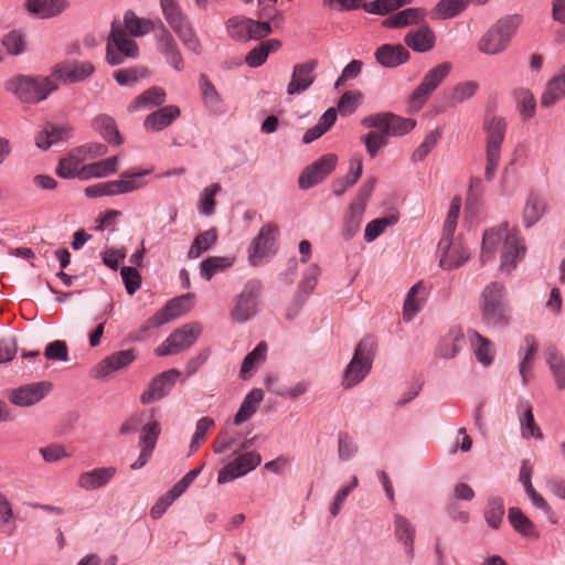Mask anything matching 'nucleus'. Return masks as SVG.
Masks as SVG:
<instances>
[{
	"label": "nucleus",
	"mask_w": 565,
	"mask_h": 565,
	"mask_svg": "<svg viewBox=\"0 0 565 565\" xmlns=\"http://www.w3.org/2000/svg\"><path fill=\"white\" fill-rule=\"evenodd\" d=\"M94 128L111 145L119 146L122 139L115 120L108 115H99L94 120Z\"/></svg>",
	"instance_id": "obj_47"
},
{
	"label": "nucleus",
	"mask_w": 565,
	"mask_h": 565,
	"mask_svg": "<svg viewBox=\"0 0 565 565\" xmlns=\"http://www.w3.org/2000/svg\"><path fill=\"white\" fill-rule=\"evenodd\" d=\"M260 292V285L257 281H249L237 296L235 306L231 312L233 320L245 322L256 315L257 298Z\"/></svg>",
	"instance_id": "obj_16"
},
{
	"label": "nucleus",
	"mask_w": 565,
	"mask_h": 565,
	"mask_svg": "<svg viewBox=\"0 0 565 565\" xmlns=\"http://www.w3.org/2000/svg\"><path fill=\"white\" fill-rule=\"evenodd\" d=\"M363 100V94L360 90L345 92L338 103V110L341 116H349L355 111Z\"/></svg>",
	"instance_id": "obj_63"
},
{
	"label": "nucleus",
	"mask_w": 565,
	"mask_h": 565,
	"mask_svg": "<svg viewBox=\"0 0 565 565\" xmlns=\"http://www.w3.org/2000/svg\"><path fill=\"white\" fill-rule=\"evenodd\" d=\"M17 529L12 504L7 495L0 492V532L11 535Z\"/></svg>",
	"instance_id": "obj_53"
},
{
	"label": "nucleus",
	"mask_w": 565,
	"mask_h": 565,
	"mask_svg": "<svg viewBox=\"0 0 565 565\" xmlns=\"http://www.w3.org/2000/svg\"><path fill=\"white\" fill-rule=\"evenodd\" d=\"M437 253L440 267L447 270L461 266L470 257V253L460 241L448 238H440Z\"/></svg>",
	"instance_id": "obj_19"
},
{
	"label": "nucleus",
	"mask_w": 565,
	"mask_h": 565,
	"mask_svg": "<svg viewBox=\"0 0 565 565\" xmlns=\"http://www.w3.org/2000/svg\"><path fill=\"white\" fill-rule=\"evenodd\" d=\"M395 223H397V217L395 215L380 217L369 222L365 226L364 239L367 243L375 241L386 227L392 226Z\"/></svg>",
	"instance_id": "obj_60"
},
{
	"label": "nucleus",
	"mask_w": 565,
	"mask_h": 565,
	"mask_svg": "<svg viewBox=\"0 0 565 565\" xmlns=\"http://www.w3.org/2000/svg\"><path fill=\"white\" fill-rule=\"evenodd\" d=\"M484 130L487 134L484 178L487 181H492L501 159L507 122L502 117L488 116L484 120Z\"/></svg>",
	"instance_id": "obj_6"
},
{
	"label": "nucleus",
	"mask_w": 565,
	"mask_h": 565,
	"mask_svg": "<svg viewBox=\"0 0 565 565\" xmlns=\"http://www.w3.org/2000/svg\"><path fill=\"white\" fill-rule=\"evenodd\" d=\"M404 46L416 53H427L436 45V34L427 21L404 35Z\"/></svg>",
	"instance_id": "obj_24"
},
{
	"label": "nucleus",
	"mask_w": 565,
	"mask_h": 565,
	"mask_svg": "<svg viewBox=\"0 0 565 565\" xmlns=\"http://www.w3.org/2000/svg\"><path fill=\"white\" fill-rule=\"evenodd\" d=\"M82 162L83 157H81L76 149H74L66 158L60 160L56 168V173L58 177L64 179H71L75 177L79 178Z\"/></svg>",
	"instance_id": "obj_51"
},
{
	"label": "nucleus",
	"mask_w": 565,
	"mask_h": 565,
	"mask_svg": "<svg viewBox=\"0 0 565 565\" xmlns=\"http://www.w3.org/2000/svg\"><path fill=\"white\" fill-rule=\"evenodd\" d=\"M470 0H439L430 10L434 20H448L462 13L469 6Z\"/></svg>",
	"instance_id": "obj_39"
},
{
	"label": "nucleus",
	"mask_w": 565,
	"mask_h": 565,
	"mask_svg": "<svg viewBox=\"0 0 565 565\" xmlns=\"http://www.w3.org/2000/svg\"><path fill=\"white\" fill-rule=\"evenodd\" d=\"M160 6L166 21L183 45L195 54H200L202 50L201 42L177 0H160Z\"/></svg>",
	"instance_id": "obj_5"
},
{
	"label": "nucleus",
	"mask_w": 565,
	"mask_h": 565,
	"mask_svg": "<svg viewBox=\"0 0 565 565\" xmlns=\"http://www.w3.org/2000/svg\"><path fill=\"white\" fill-rule=\"evenodd\" d=\"M413 2L414 0H374L363 3L362 7L369 13L385 15Z\"/></svg>",
	"instance_id": "obj_55"
},
{
	"label": "nucleus",
	"mask_w": 565,
	"mask_h": 565,
	"mask_svg": "<svg viewBox=\"0 0 565 565\" xmlns=\"http://www.w3.org/2000/svg\"><path fill=\"white\" fill-rule=\"evenodd\" d=\"M71 136L72 128L70 126H56L47 122L35 137V143L39 148L46 150L52 145L67 140Z\"/></svg>",
	"instance_id": "obj_32"
},
{
	"label": "nucleus",
	"mask_w": 565,
	"mask_h": 565,
	"mask_svg": "<svg viewBox=\"0 0 565 565\" xmlns=\"http://www.w3.org/2000/svg\"><path fill=\"white\" fill-rule=\"evenodd\" d=\"M469 340L477 360L486 366L490 365L494 358L491 342L477 331H469Z\"/></svg>",
	"instance_id": "obj_45"
},
{
	"label": "nucleus",
	"mask_w": 565,
	"mask_h": 565,
	"mask_svg": "<svg viewBox=\"0 0 565 565\" xmlns=\"http://www.w3.org/2000/svg\"><path fill=\"white\" fill-rule=\"evenodd\" d=\"M361 124L366 128H376L386 136H403L416 126L415 120L402 118L392 113H379L366 116L362 119Z\"/></svg>",
	"instance_id": "obj_14"
},
{
	"label": "nucleus",
	"mask_w": 565,
	"mask_h": 565,
	"mask_svg": "<svg viewBox=\"0 0 565 565\" xmlns=\"http://www.w3.org/2000/svg\"><path fill=\"white\" fill-rule=\"evenodd\" d=\"M202 333L199 322H190L174 330L156 350L157 355L178 354L192 347Z\"/></svg>",
	"instance_id": "obj_11"
},
{
	"label": "nucleus",
	"mask_w": 565,
	"mask_h": 565,
	"mask_svg": "<svg viewBox=\"0 0 565 565\" xmlns=\"http://www.w3.org/2000/svg\"><path fill=\"white\" fill-rule=\"evenodd\" d=\"M424 302L425 287L422 282H417L407 292L403 308L404 320L411 321L422 310Z\"/></svg>",
	"instance_id": "obj_41"
},
{
	"label": "nucleus",
	"mask_w": 565,
	"mask_h": 565,
	"mask_svg": "<svg viewBox=\"0 0 565 565\" xmlns=\"http://www.w3.org/2000/svg\"><path fill=\"white\" fill-rule=\"evenodd\" d=\"M337 120V110L334 108H329L320 118L319 122L308 129L303 137L302 141L303 143H310L313 140L321 137L323 134H326L335 122Z\"/></svg>",
	"instance_id": "obj_49"
},
{
	"label": "nucleus",
	"mask_w": 565,
	"mask_h": 565,
	"mask_svg": "<svg viewBox=\"0 0 565 565\" xmlns=\"http://www.w3.org/2000/svg\"><path fill=\"white\" fill-rule=\"evenodd\" d=\"M338 158L335 154H326L307 167L299 177V186L309 189L321 182L335 168Z\"/></svg>",
	"instance_id": "obj_20"
},
{
	"label": "nucleus",
	"mask_w": 565,
	"mask_h": 565,
	"mask_svg": "<svg viewBox=\"0 0 565 565\" xmlns=\"http://www.w3.org/2000/svg\"><path fill=\"white\" fill-rule=\"evenodd\" d=\"M565 98V64L551 77L541 95L540 103L543 108H551Z\"/></svg>",
	"instance_id": "obj_27"
},
{
	"label": "nucleus",
	"mask_w": 565,
	"mask_h": 565,
	"mask_svg": "<svg viewBox=\"0 0 565 565\" xmlns=\"http://www.w3.org/2000/svg\"><path fill=\"white\" fill-rule=\"evenodd\" d=\"M233 265V259L230 257L213 256L203 260L200 265L201 275L206 280H210L216 273L224 270Z\"/></svg>",
	"instance_id": "obj_58"
},
{
	"label": "nucleus",
	"mask_w": 565,
	"mask_h": 565,
	"mask_svg": "<svg viewBox=\"0 0 565 565\" xmlns=\"http://www.w3.org/2000/svg\"><path fill=\"white\" fill-rule=\"evenodd\" d=\"M138 55L139 47L136 41L126 33L121 25L114 22L106 45L107 63L119 65L127 58H137Z\"/></svg>",
	"instance_id": "obj_9"
},
{
	"label": "nucleus",
	"mask_w": 565,
	"mask_h": 565,
	"mask_svg": "<svg viewBox=\"0 0 565 565\" xmlns=\"http://www.w3.org/2000/svg\"><path fill=\"white\" fill-rule=\"evenodd\" d=\"M509 521L513 529L521 535L537 539L539 533L533 522L519 508H510L508 513Z\"/></svg>",
	"instance_id": "obj_46"
},
{
	"label": "nucleus",
	"mask_w": 565,
	"mask_h": 565,
	"mask_svg": "<svg viewBox=\"0 0 565 565\" xmlns=\"http://www.w3.org/2000/svg\"><path fill=\"white\" fill-rule=\"evenodd\" d=\"M181 110L175 105L161 107L145 118L143 127L147 131H161L179 118Z\"/></svg>",
	"instance_id": "obj_30"
},
{
	"label": "nucleus",
	"mask_w": 565,
	"mask_h": 565,
	"mask_svg": "<svg viewBox=\"0 0 565 565\" xmlns=\"http://www.w3.org/2000/svg\"><path fill=\"white\" fill-rule=\"evenodd\" d=\"M119 158L114 156L94 163L82 166L79 179L88 180L90 178H105L117 172Z\"/></svg>",
	"instance_id": "obj_36"
},
{
	"label": "nucleus",
	"mask_w": 565,
	"mask_h": 565,
	"mask_svg": "<svg viewBox=\"0 0 565 565\" xmlns=\"http://www.w3.org/2000/svg\"><path fill=\"white\" fill-rule=\"evenodd\" d=\"M115 81L121 86H130L137 83L139 79L145 78L149 75V71L146 67H129L121 68L114 72Z\"/></svg>",
	"instance_id": "obj_59"
},
{
	"label": "nucleus",
	"mask_w": 565,
	"mask_h": 565,
	"mask_svg": "<svg viewBox=\"0 0 565 565\" xmlns=\"http://www.w3.org/2000/svg\"><path fill=\"white\" fill-rule=\"evenodd\" d=\"M116 473L115 467L94 468L79 475L77 486L86 491L96 490L108 484Z\"/></svg>",
	"instance_id": "obj_28"
},
{
	"label": "nucleus",
	"mask_w": 565,
	"mask_h": 565,
	"mask_svg": "<svg viewBox=\"0 0 565 565\" xmlns=\"http://www.w3.org/2000/svg\"><path fill=\"white\" fill-rule=\"evenodd\" d=\"M166 90L162 87L152 86L139 96H137L128 106L129 113H135L141 109H150L157 106H161L166 102Z\"/></svg>",
	"instance_id": "obj_33"
},
{
	"label": "nucleus",
	"mask_w": 565,
	"mask_h": 565,
	"mask_svg": "<svg viewBox=\"0 0 565 565\" xmlns=\"http://www.w3.org/2000/svg\"><path fill=\"white\" fill-rule=\"evenodd\" d=\"M462 343L463 335L460 332H450L441 340L438 347V355L444 359H452L461 350Z\"/></svg>",
	"instance_id": "obj_57"
},
{
	"label": "nucleus",
	"mask_w": 565,
	"mask_h": 565,
	"mask_svg": "<svg viewBox=\"0 0 565 565\" xmlns=\"http://www.w3.org/2000/svg\"><path fill=\"white\" fill-rule=\"evenodd\" d=\"M451 68V63L444 62L436 65L425 74L420 84L408 98V106L413 111H418L425 105L430 95L449 75Z\"/></svg>",
	"instance_id": "obj_10"
},
{
	"label": "nucleus",
	"mask_w": 565,
	"mask_h": 565,
	"mask_svg": "<svg viewBox=\"0 0 565 565\" xmlns=\"http://www.w3.org/2000/svg\"><path fill=\"white\" fill-rule=\"evenodd\" d=\"M504 514V504L503 500L499 497L490 498L484 511V518L487 523L493 527L498 529L500 523L502 522V518Z\"/></svg>",
	"instance_id": "obj_61"
},
{
	"label": "nucleus",
	"mask_w": 565,
	"mask_h": 565,
	"mask_svg": "<svg viewBox=\"0 0 565 565\" xmlns=\"http://www.w3.org/2000/svg\"><path fill=\"white\" fill-rule=\"evenodd\" d=\"M157 47L158 51L166 56L168 63H170L173 68L177 71L183 70V58L178 44L171 33L163 25H161V31L158 34Z\"/></svg>",
	"instance_id": "obj_31"
},
{
	"label": "nucleus",
	"mask_w": 565,
	"mask_h": 565,
	"mask_svg": "<svg viewBox=\"0 0 565 565\" xmlns=\"http://www.w3.org/2000/svg\"><path fill=\"white\" fill-rule=\"evenodd\" d=\"M518 109L524 120L531 119L535 115L536 99L533 93L527 88H518L514 90Z\"/></svg>",
	"instance_id": "obj_52"
},
{
	"label": "nucleus",
	"mask_w": 565,
	"mask_h": 565,
	"mask_svg": "<svg viewBox=\"0 0 565 565\" xmlns=\"http://www.w3.org/2000/svg\"><path fill=\"white\" fill-rule=\"evenodd\" d=\"M51 386L49 382L26 384L17 390H12L8 397L9 401L17 406H32L49 394Z\"/></svg>",
	"instance_id": "obj_21"
},
{
	"label": "nucleus",
	"mask_w": 565,
	"mask_h": 565,
	"mask_svg": "<svg viewBox=\"0 0 565 565\" xmlns=\"http://www.w3.org/2000/svg\"><path fill=\"white\" fill-rule=\"evenodd\" d=\"M481 318L490 328H504L510 322V310L505 301V288L493 281L484 287L480 295Z\"/></svg>",
	"instance_id": "obj_2"
},
{
	"label": "nucleus",
	"mask_w": 565,
	"mask_h": 565,
	"mask_svg": "<svg viewBox=\"0 0 565 565\" xmlns=\"http://www.w3.org/2000/svg\"><path fill=\"white\" fill-rule=\"evenodd\" d=\"M193 295L186 294L170 300L162 309L147 320L146 328H158L181 317L189 311Z\"/></svg>",
	"instance_id": "obj_18"
},
{
	"label": "nucleus",
	"mask_w": 565,
	"mask_h": 565,
	"mask_svg": "<svg viewBox=\"0 0 565 565\" xmlns=\"http://www.w3.org/2000/svg\"><path fill=\"white\" fill-rule=\"evenodd\" d=\"M426 18L427 11L424 8H406L386 18L383 21V26L388 29L419 26L427 21Z\"/></svg>",
	"instance_id": "obj_26"
},
{
	"label": "nucleus",
	"mask_w": 565,
	"mask_h": 565,
	"mask_svg": "<svg viewBox=\"0 0 565 565\" xmlns=\"http://www.w3.org/2000/svg\"><path fill=\"white\" fill-rule=\"evenodd\" d=\"M501 243L500 270L510 274L524 257L525 245L520 232L516 228H510L507 223L483 233L480 260L482 264L492 260Z\"/></svg>",
	"instance_id": "obj_1"
},
{
	"label": "nucleus",
	"mask_w": 565,
	"mask_h": 565,
	"mask_svg": "<svg viewBox=\"0 0 565 565\" xmlns=\"http://www.w3.org/2000/svg\"><path fill=\"white\" fill-rule=\"evenodd\" d=\"M375 348L376 342L372 337H365L359 342L353 358L344 371L343 387L351 388L367 375L372 367Z\"/></svg>",
	"instance_id": "obj_8"
},
{
	"label": "nucleus",
	"mask_w": 565,
	"mask_h": 565,
	"mask_svg": "<svg viewBox=\"0 0 565 565\" xmlns=\"http://www.w3.org/2000/svg\"><path fill=\"white\" fill-rule=\"evenodd\" d=\"M226 31L235 41L260 40L271 33V25L269 22L236 15L226 21Z\"/></svg>",
	"instance_id": "obj_13"
},
{
	"label": "nucleus",
	"mask_w": 565,
	"mask_h": 565,
	"mask_svg": "<svg viewBox=\"0 0 565 565\" xmlns=\"http://www.w3.org/2000/svg\"><path fill=\"white\" fill-rule=\"evenodd\" d=\"M136 355L132 350L115 352L102 360L93 370L95 377H106L110 373L129 365Z\"/></svg>",
	"instance_id": "obj_29"
},
{
	"label": "nucleus",
	"mask_w": 565,
	"mask_h": 565,
	"mask_svg": "<svg viewBox=\"0 0 565 565\" xmlns=\"http://www.w3.org/2000/svg\"><path fill=\"white\" fill-rule=\"evenodd\" d=\"M6 88L23 102L38 103L56 90L57 85L53 82L51 76L31 77L19 75L8 81Z\"/></svg>",
	"instance_id": "obj_7"
},
{
	"label": "nucleus",
	"mask_w": 565,
	"mask_h": 565,
	"mask_svg": "<svg viewBox=\"0 0 565 565\" xmlns=\"http://www.w3.org/2000/svg\"><path fill=\"white\" fill-rule=\"evenodd\" d=\"M266 353V342H259L257 347L245 356L239 372L241 377L247 379L250 375V372L254 371L258 364L265 361Z\"/></svg>",
	"instance_id": "obj_54"
},
{
	"label": "nucleus",
	"mask_w": 565,
	"mask_h": 565,
	"mask_svg": "<svg viewBox=\"0 0 565 565\" xmlns=\"http://www.w3.org/2000/svg\"><path fill=\"white\" fill-rule=\"evenodd\" d=\"M24 6L30 14L49 19L63 12L67 2L65 0H26Z\"/></svg>",
	"instance_id": "obj_34"
},
{
	"label": "nucleus",
	"mask_w": 565,
	"mask_h": 565,
	"mask_svg": "<svg viewBox=\"0 0 565 565\" xmlns=\"http://www.w3.org/2000/svg\"><path fill=\"white\" fill-rule=\"evenodd\" d=\"M547 210L545 199L541 198L535 193H530L526 198L525 205L523 207L522 220L526 227L533 226L537 223Z\"/></svg>",
	"instance_id": "obj_38"
},
{
	"label": "nucleus",
	"mask_w": 565,
	"mask_h": 565,
	"mask_svg": "<svg viewBox=\"0 0 565 565\" xmlns=\"http://www.w3.org/2000/svg\"><path fill=\"white\" fill-rule=\"evenodd\" d=\"M394 534L396 540L404 545L407 556L413 557L415 537V526L413 523L404 515L395 514Z\"/></svg>",
	"instance_id": "obj_35"
},
{
	"label": "nucleus",
	"mask_w": 565,
	"mask_h": 565,
	"mask_svg": "<svg viewBox=\"0 0 565 565\" xmlns=\"http://www.w3.org/2000/svg\"><path fill=\"white\" fill-rule=\"evenodd\" d=\"M179 376L180 372L175 369H171L156 376L150 382L148 388L141 394V403L150 404L163 398L173 387Z\"/></svg>",
	"instance_id": "obj_23"
},
{
	"label": "nucleus",
	"mask_w": 565,
	"mask_h": 565,
	"mask_svg": "<svg viewBox=\"0 0 565 565\" xmlns=\"http://www.w3.org/2000/svg\"><path fill=\"white\" fill-rule=\"evenodd\" d=\"M94 72L95 66L90 62L65 61L56 64L50 76L54 83L61 81L64 84H73L88 78Z\"/></svg>",
	"instance_id": "obj_15"
},
{
	"label": "nucleus",
	"mask_w": 565,
	"mask_h": 565,
	"mask_svg": "<svg viewBox=\"0 0 565 565\" xmlns=\"http://www.w3.org/2000/svg\"><path fill=\"white\" fill-rule=\"evenodd\" d=\"M199 86L205 107L211 113L223 114L225 111L223 99L206 75H200Z\"/></svg>",
	"instance_id": "obj_37"
},
{
	"label": "nucleus",
	"mask_w": 565,
	"mask_h": 565,
	"mask_svg": "<svg viewBox=\"0 0 565 565\" xmlns=\"http://www.w3.org/2000/svg\"><path fill=\"white\" fill-rule=\"evenodd\" d=\"M263 398L264 393L260 388H254L250 391L241 404V407L234 417V424L241 425L248 420L256 413Z\"/></svg>",
	"instance_id": "obj_44"
},
{
	"label": "nucleus",
	"mask_w": 565,
	"mask_h": 565,
	"mask_svg": "<svg viewBox=\"0 0 565 565\" xmlns=\"http://www.w3.org/2000/svg\"><path fill=\"white\" fill-rule=\"evenodd\" d=\"M279 228L275 223H267L262 226L258 235L252 241L248 248V259L253 266L276 254L278 249L277 237Z\"/></svg>",
	"instance_id": "obj_12"
},
{
	"label": "nucleus",
	"mask_w": 565,
	"mask_h": 565,
	"mask_svg": "<svg viewBox=\"0 0 565 565\" xmlns=\"http://www.w3.org/2000/svg\"><path fill=\"white\" fill-rule=\"evenodd\" d=\"M441 132L435 129L426 135L424 141L414 150L412 161L420 162L430 153L440 139Z\"/></svg>",
	"instance_id": "obj_64"
},
{
	"label": "nucleus",
	"mask_w": 565,
	"mask_h": 565,
	"mask_svg": "<svg viewBox=\"0 0 565 565\" xmlns=\"http://www.w3.org/2000/svg\"><path fill=\"white\" fill-rule=\"evenodd\" d=\"M375 61L383 67L395 68L411 60V53L401 43L382 44L374 52Z\"/></svg>",
	"instance_id": "obj_25"
},
{
	"label": "nucleus",
	"mask_w": 565,
	"mask_h": 565,
	"mask_svg": "<svg viewBox=\"0 0 565 565\" xmlns=\"http://www.w3.org/2000/svg\"><path fill=\"white\" fill-rule=\"evenodd\" d=\"M262 457L258 452H244L220 470L217 482L222 484L243 477L258 467Z\"/></svg>",
	"instance_id": "obj_17"
},
{
	"label": "nucleus",
	"mask_w": 565,
	"mask_h": 565,
	"mask_svg": "<svg viewBox=\"0 0 565 565\" xmlns=\"http://www.w3.org/2000/svg\"><path fill=\"white\" fill-rule=\"evenodd\" d=\"M217 241V232L215 228H210L200 233L193 241L188 252V257L191 259L199 258L204 252L209 250Z\"/></svg>",
	"instance_id": "obj_50"
},
{
	"label": "nucleus",
	"mask_w": 565,
	"mask_h": 565,
	"mask_svg": "<svg viewBox=\"0 0 565 565\" xmlns=\"http://www.w3.org/2000/svg\"><path fill=\"white\" fill-rule=\"evenodd\" d=\"M461 207V200L460 198L456 196L451 200L445 223L443 228V237L441 238H448L452 239L454 233L457 227V222L460 213Z\"/></svg>",
	"instance_id": "obj_62"
},
{
	"label": "nucleus",
	"mask_w": 565,
	"mask_h": 565,
	"mask_svg": "<svg viewBox=\"0 0 565 565\" xmlns=\"http://www.w3.org/2000/svg\"><path fill=\"white\" fill-rule=\"evenodd\" d=\"M518 412L520 414V424L523 438H542V433L535 424L532 406L527 401H520L518 404Z\"/></svg>",
	"instance_id": "obj_42"
},
{
	"label": "nucleus",
	"mask_w": 565,
	"mask_h": 565,
	"mask_svg": "<svg viewBox=\"0 0 565 565\" xmlns=\"http://www.w3.org/2000/svg\"><path fill=\"white\" fill-rule=\"evenodd\" d=\"M318 61L311 60L296 64L292 67L291 78L287 86L288 95L302 94L316 79V70Z\"/></svg>",
	"instance_id": "obj_22"
},
{
	"label": "nucleus",
	"mask_w": 565,
	"mask_h": 565,
	"mask_svg": "<svg viewBox=\"0 0 565 565\" xmlns=\"http://www.w3.org/2000/svg\"><path fill=\"white\" fill-rule=\"evenodd\" d=\"M130 36L139 38L150 33L154 29L151 20L139 18L134 11H126L124 15V28Z\"/></svg>",
	"instance_id": "obj_43"
},
{
	"label": "nucleus",
	"mask_w": 565,
	"mask_h": 565,
	"mask_svg": "<svg viewBox=\"0 0 565 565\" xmlns=\"http://www.w3.org/2000/svg\"><path fill=\"white\" fill-rule=\"evenodd\" d=\"M520 14H512L500 19L480 39L478 49L489 55L504 51L519 26L522 24Z\"/></svg>",
	"instance_id": "obj_4"
},
{
	"label": "nucleus",
	"mask_w": 565,
	"mask_h": 565,
	"mask_svg": "<svg viewBox=\"0 0 565 565\" xmlns=\"http://www.w3.org/2000/svg\"><path fill=\"white\" fill-rule=\"evenodd\" d=\"M363 166L361 160L351 162L350 172L343 179L337 180L332 185L334 195H342L349 188L353 186L362 174Z\"/></svg>",
	"instance_id": "obj_56"
},
{
	"label": "nucleus",
	"mask_w": 565,
	"mask_h": 565,
	"mask_svg": "<svg viewBox=\"0 0 565 565\" xmlns=\"http://www.w3.org/2000/svg\"><path fill=\"white\" fill-rule=\"evenodd\" d=\"M365 210L358 205H350L348 213L344 215L342 225V236L349 241L353 238L360 231Z\"/></svg>",
	"instance_id": "obj_48"
},
{
	"label": "nucleus",
	"mask_w": 565,
	"mask_h": 565,
	"mask_svg": "<svg viewBox=\"0 0 565 565\" xmlns=\"http://www.w3.org/2000/svg\"><path fill=\"white\" fill-rule=\"evenodd\" d=\"M151 170H127L120 173L119 179L100 182L85 188L88 198L115 196L138 191L148 184L147 177Z\"/></svg>",
	"instance_id": "obj_3"
},
{
	"label": "nucleus",
	"mask_w": 565,
	"mask_h": 565,
	"mask_svg": "<svg viewBox=\"0 0 565 565\" xmlns=\"http://www.w3.org/2000/svg\"><path fill=\"white\" fill-rule=\"evenodd\" d=\"M545 360L558 390H565V360L563 354L553 345L546 348Z\"/></svg>",
	"instance_id": "obj_40"
}]
</instances>
